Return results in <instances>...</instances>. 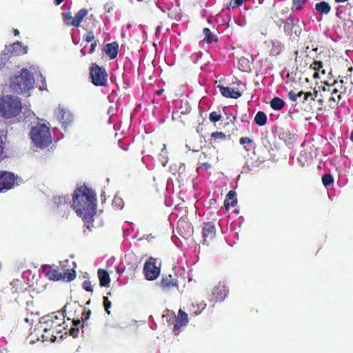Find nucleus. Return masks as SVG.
Masks as SVG:
<instances>
[{
    "label": "nucleus",
    "instance_id": "2",
    "mask_svg": "<svg viewBox=\"0 0 353 353\" xmlns=\"http://www.w3.org/2000/svg\"><path fill=\"white\" fill-rule=\"evenodd\" d=\"M30 138L37 148H48L52 141L50 124L39 123L32 127L30 131Z\"/></svg>",
    "mask_w": 353,
    "mask_h": 353
},
{
    "label": "nucleus",
    "instance_id": "48",
    "mask_svg": "<svg viewBox=\"0 0 353 353\" xmlns=\"http://www.w3.org/2000/svg\"><path fill=\"white\" fill-rule=\"evenodd\" d=\"M62 320L63 319H59L58 318V321H59V325L57 327V331H59V334H61L62 332V329L63 328L62 326Z\"/></svg>",
    "mask_w": 353,
    "mask_h": 353
},
{
    "label": "nucleus",
    "instance_id": "63",
    "mask_svg": "<svg viewBox=\"0 0 353 353\" xmlns=\"http://www.w3.org/2000/svg\"><path fill=\"white\" fill-rule=\"evenodd\" d=\"M107 295H108V296H112V292H109L107 294Z\"/></svg>",
    "mask_w": 353,
    "mask_h": 353
},
{
    "label": "nucleus",
    "instance_id": "62",
    "mask_svg": "<svg viewBox=\"0 0 353 353\" xmlns=\"http://www.w3.org/2000/svg\"><path fill=\"white\" fill-rule=\"evenodd\" d=\"M25 321H26V322H27V323H28V322H29V319L26 317V318L25 319Z\"/></svg>",
    "mask_w": 353,
    "mask_h": 353
},
{
    "label": "nucleus",
    "instance_id": "54",
    "mask_svg": "<svg viewBox=\"0 0 353 353\" xmlns=\"http://www.w3.org/2000/svg\"><path fill=\"white\" fill-rule=\"evenodd\" d=\"M59 331H57V327L53 330V335H56L57 336V338L58 337V335H59Z\"/></svg>",
    "mask_w": 353,
    "mask_h": 353
},
{
    "label": "nucleus",
    "instance_id": "21",
    "mask_svg": "<svg viewBox=\"0 0 353 353\" xmlns=\"http://www.w3.org/2000/svg\"><path fill=\"white\" fill-rule=\"evenodd\" d=\"M97 276L101 287L108 286L110 283V276L107 270L99 268L97 271Z\"/></svg>",
    "mask_w": 353,
    "mask_h": 353
},
{
    "label": "nucleus",
    "instance_id": "4",
    "mask_svg": "<svg viewBox=\"0 0 353 353\" xmlns=\"http://www.w3.org/2000/svg\"><path fill=\"white\" fill-rule=\"evenodd\" d=\"M34 83V78L32 74L27 68H23L20 75L11 79L10 87L15 92L23 94L32 88Z\"/></svg>",
    "mask_w": 353,
    "mask_h": 353
},
{
    "label": "nucleus",
    "instance_id": "60",
    "mask_svg": "<svg viewBox=\"0 0 353 353\" xmlns=\"http://www.w3.org/2000/svg\"><path fill=\"white\" fill-rule=\"evenodd\" d=\"M350 139L353 142V130L352 131L351 134H350Z\"/></svg>",
    "mask_w": 353,
    "mask_h": 353
},
{
    "label": "nucleus",
    "instance_id": "49",
    "mask_svg": "<svg viewBox=\"0 0 353 353\" xmlns=\"http://www.w3.org/2000/svg\"><path fill=\"white\" fill-rule=\"evenodd\" d=\"M202 167L204 168L205 170H209L210 168H211V164H210L208 162H204V163H202L201 164Z\"/></svg>",
    "mask_w": 353,
    "mask_h": 353
},
{
    "label": "nucleus",
    "instance_id": "13",
    "mask_svg": "<svg viewBox=\"0 0 353 353\" xmlns=\"http://www.w3.org/2000/svg\"><path fill=\"white\" fill-rule=\"evenodd\" d=\"M63 313L60 314L63 318H67L68 320L74 319L77 317H80L83 312L82 305L76 303H68L63 307Z\"/></svg>",
    "mask_w": 353,
    "mask_h": 353
},
{
    "label": "nucleus",
    "instance_id": "52",
    "mask_svg": "<svg viewBox=\"0 0 353 353\" xmlns=\"http://www.w3.org/2000/svg\"><path fill=\"white\" fill-rule=\"evenodd\" d=\"M64 0H54V3L56 6L60 5Z\"/></svg>",
    "mask_w": 353,
    "mask_h": 353
},
{
    "label": "nucleus",
    "instance_id": "61",
    "mask_svg": "<svg viewBox=\"0 0 353 353\" xmlns=\"http://www.w3.org/2000/svg\"><path fill=\"white\" fill-rule=\"evenodd\" d=\"M200 307H201V309L203 310L205 307V304H201Z\"/></svg>",
    "mask_w": 353,
    "mask_h": 353
},
{
    "label": "nucleus",
    "instance_id": "38",
    "mask_svg": "<svg viewBox=\"0 0 353 353\" xmlns=\"http://www.w3.org/2000/svg\"><path fill=\"white\" fill-rule=\"evenodd\" d=\"M239 143L241 145H244V149L246 150V151H249L250 149V148H247L246 147V144H252L254 143V141L253 139H252L250 137H241L240 139H239Z\"/></svg>",
    "mask_w": 353,
    "mask_h": 353
},
{
    "label": "nucleus",
    "instance_id": "50",
    "mask_svg": "<svg viewBox=\"0 0 353 353\" xmlns=\"http://www.w3.org/2000/svg\"><path fill=\"white\" fill-rule=\"evenodd\" d=\"M338 82L342 83L343 85H348L350 83L348 82V79L345 77V79H341L338 81Z\"/></svg>",
    "mask_w": 353,
    "mask_h": 353
},
{
    "label": "nucleus",
    "instance_id": "19",
    "mask_svg": "<svg viewBox=\"0 0 353 353\" xmlns=\"http://www.w3.org/2000/svg\"><path fill=\"white\" fill-rule=\"evenodd\" d=\"M103 50L110 59H114L118 54L119 45L117 42L108 43L104 46Z\"/></svg>",
    "mask_w": 353,
    "mask_h": 353
},
{
    "label": "nucleus",
    "instance_id": "6",
    "mask_svg": "<svg viewBox=\"0 0 353 353\" xmlns=\"http://www.w3.org/2000/svg\"><path fill=\"white\" fill-rule=\"evenodd\" d=\"M335 86L330 97L328 102L329 105L331 108H334L339 105L342 106L345 103V101L343 98L345 95H349L351 94L353 85L352 82H350L348 85H343L342 83L338 82L335 80L332 84Z\"/></svg>",
    "mask_w": 353,
    "mask_h": 353
},
{
    "label": "nucleus",
    "instance_id": "27",
    "mask_svg": "<svg viewBox=\"0 0 353 353\" xmlns=\"http://www.w3.org/2000/svg\"><path fill=\"white\" fill-rule=\"evenodd\" d=\"M283 48V44L281 41H272V48L270 50V54L274 57L278 56L281 53Z\"/></svg>",
    "mask_w": 353,
    "mask_h": 353
},
{
    "label": "nucleus",
    "instance_id": "33",
    "mask_svg": "<svg viewBox=\"0 0 353 353\" xmlns=\"http://www.w3.org/2000/svg\"><path fill=\"white\" fill-rule=\"evenodd\" d=\"M308 0H293L292 10L296 11L302 10Z\"/></svg>",
    "mask_w": 353,
    "mask_h": 353
},
{
    "label": "nucleus",
    "instance_id": "17",
    "mask_svg": "<svg viewBox=\"0 0 353 353\" xmlns=\"http://www.w3.org/2000/svg\"><path fill=\"white\" fill-rule=\"evenodd\" d=\"M221 94L226 98L238 99L241 96V93L239 91L235 90L234 88L230 87H225L223 85H218Z\"/></svg>",
    "mask_w": 353,
    "mask_h": 353
},
{
    "label": "nucleus",
    "instance_id": "56",
    "mask_svg": "<svg viewBox=\"0 0 353 353\" xmlns=\"http://www.w3.org/2000/svg\"><path fill=\"white\" fill-rule=\"evenodd\" d=\"M81 54H82V55H83V56H85V55L86 52L85 51V48H83V49H81Z\"/></svg>",
    "mask_w": 353,
    "mask_h": 353
},
{
    "label": "nucleus",
    "instance_id": "29",
    "mask_svg": "<svg viewBox=\"0 0 353 353\" xmlns=\"http://www.w3.org/2000/svg\"><path fill=\"white\" fill-rule=\"evenodd\" d=\"M270 107L274 110H280L285 105V101L280 97H275L270 102Z\"/></svg>",
    "mask_w": 353,
    "mask_h": 353
},
{
    "label": "nucleus",
    "instance_id": "39",
    "mask_svg": "<svg viewBox=\"0 0 353 353\" xmlns=\"http://www.w3.org/2000/svg\"><path fill=\"white\" fill-rule=\"evenodd\" d=\"M221 119V115L218 113L217 112H212L210 113L209 114V119L212 121V122H217L219 121H220Z\"/></svg>",
    "mask_w": 353,
    "mask_h": 353
},
{
    "label": "nucleus",
    "instance_id": "5",
    "mask_svg": "<svg viewBox=\"0 0 353 353\" xmlns=\"http://www.w3.org/2000/svg\"><path fill=\"white\" fill-rule=\"evenodd\" d=\"M41 270L49 280L55 281H73L77 276L76 271L73 268L66 269L64 270L63 272H61L59 271L58 267L54 265H43Z\"/></svg>",
    "mask_w": 353,
    "mask_h": 353
},
{
    "label": "nucleus",
    "instance_id": "53",
    "mask_svg": "<svg viewBox=\"0 0 353 353\" xmlns=\"http://www.w3.org/2000/svg\"><path fill=\"white\" fill-rule=\"evenodd\" d=\"M13 33L14 36H18L19 34V31L17 29H13Z\"/></svg>",
    "mask_w": 353,
    "mask_h": 353
},
{
    "label": "nucleus",
    "instance_id": "28",
    "mask_svg": "<svg viewBox=\"0 0 353 353\" xmlns=\"http://www.w3.org/2000/svg\"><path fill=\"white\" fill-rule=\"evenodd\" d=\"M203 34L204 35L203 41L207 43H212L218 41L217 37L213 34L208 28H203Z\"/></svg>",
    "mask_w": 353,
    "mask_h": 353
},
{
    "label": "nucleus",
    "instance_id": "44",
    "mask_svg": "<svg viewBox=\"0 0 353 353\" xmlns=\"http://www.w3.org/2000/svg\"><path fill=\"white\" fill-rule=\"evenodd\" d=\"M79 332V327H72L69 330V333L71 336H72L74 338L77 337Z\"/></svg>",
    "mask_w": 353,
    "mask_h": 353
},
{
    "label": "nucleus",
    "instance_id": "32",
    "mask_svg": "<svg viewBox=\"0 0 353 353\" xmlns=\"http://www.w3.org/2000/svg\"><path fill=\"white\" fill-rule=\"evenodd\" d=\"M323 68V63L321 61H314L312 64L310 65V68L313 69L315 71V73L313 75L314 79H319V74L318 71L320 70Z\"/></svg>",
    "mask_w": 353,
    "mask_h": 353
},
{
    "label": "nucleus",
    "instance_id": "58",
    "mask_svg": "<svg viewBox=\"0 0 353 353\" xmlns=\"http://www.w3.org/2000/svg\"><path fill=\"white\" fill-rule=\"evenodd\" d=\"M201 310H196L194 312V314L195 315H199V314H201Z\"/></svg>",
    "mask_w": 353,
    "mask_h": 353
},
{
    "label": "nucleus",
    "instance_id": "24",
    "mask_svg": "<svg viewBox=\"0 0 353 353\" xmlns=\"http://www.w3.org/2000/svg\"><path fill=\"white\" fill-rule=\"evenodd\" d=\"M236 192L233 190L229 191L224 201L225 208L228 210L230 207H234L237 203V200L234 199Z\"/></svg>",
    "mask_w": 353,
    "mask_h": 353
},
{
    "label": "nucleus",
    "instance_id": "23",
    "mask_svg": "<svg viewBox=\"0 0 353 353\" xmlns=\"http://www.w3.org/2000/svg\"><path fill=\"white\" fill-rule=\"evenodd\" d=\"M88 12L86 8H82L80 10H79L75 16L74 21L71 23V26L79 28L80 26V23L83 21V19L87 16Z\"/></svg>",
    "mask_w": 353,
    "mask_h": 353
},
{
    "label": "nucleus",
    "instance_id": "47",
    "mask_svg": "<svg viewBox=\"0 0 353 353\" xmlns=\"http://www.w3.org/2000/svg\"><path fill=\"white\" fill-rule=\"evenodd\" d=\"M96 283H92V281L90 280H85L82 283V287H92V285H94Z\"/></svg>",
    "mask_w": 353,
    "mask_h": 353
},
{
    "label": "nucleus",
    "instance_id": "31",
    "mask_svg": "<svg viewBox=\"0 0 353 353\" xmlns=\"http://www.w3.org/2000/svg\"><path fill=\"white\" fill-rule=\"evenodd\" d=\"M254 122L259 126H263L267 122L266 114L262 111H259L254 117Z\"/></svg>",
    "mask_w": 353,
    "mask_h": 353
},
{
    "label": "nucleus",
    "instance_id": "1",
    "mask_svg": "<svg viewBox=\"0 0 353 353\" xmlns=\"http://www.w3.org/2000/svg\"><path fill=\"white\" fill-rule=\"evenodd\" d=\"M72 207L77 214L83 219L86 228L91 230L97 213L95 192L85 185L77 188L72 194Z\"/></svg>",
    "mask_w": 353,
    "mask_h": 353
},
{
    "label": "nucleus",
    "instance_id": "45",
    "mask_svg": "<svg viewBox=\"0 0 353 353\" xmlns=\"http://www.w3.org/2000/svg\"><path fill=\"white\" fill-rule=\"evenodd\" d=\"M104 8H105L106 12H112L113 10L114 6L112 5V3H107L104 6Z\"/></svg>",
    "mask_w": 353,
    "mask_h": 353
},
{
    "label": "nucleus",
    "instance_id": "55",
    "mask_svg": "<svg viewBox=\"0 0 353 353\" xmlns=\"http://www.w3.org/2000/svg\"><path fill=\"white\" fill-rule=\"evenodd\" d=\"M297 94H298V97H301L302 95H304L305 92L303 91H300Z\"/></svg>",
    "mask_w": 353,
    "mask_h": 353
},
{
    "label": "nucleus",
    "instance_id": "37",
    "mask_svg": "<svg viewBox=\"0 0 353 353\" xmlns=\"http://www.w3.org/2000/svg\"><path fill=\"white\" fill-rule=\"evenodd\" d=\"M314 102H315V97H313V94L311 92H305L303 103L311 104Z\"/></svg>",
    "mask_w": 353,
    "mask_h": 353
},
{
    "label": "nucleus",
    "instance_id": "64",
    "mask_svg": "<svg viewBox=\"0 0 353 353\" xmlns=\"http://www.w3.org/2000/svg\"><path fill=\"white\" fill-rule=\"evenodd\" d=\"M319 102L320 103H323V99H319Z\"/></svg>",
    "mask_w": 353,
    "mask_h": 353
},
{
    "label": "nucleus",
    "instance_id": "30",
    "mask_svg": "<svg viewBox=\"0 0 353 353\" xmlns=\"http://www.w3.org/2000/svg\"><path fill=\"white\" fill-rule=\"evenodd\" d=\"M315 8L321 14H328L331 10L330 4L326 1L317 3L315 6Z\"/></svg>",
    "mask_w": 353,
    "mask_h": 353
},
{
    "label": "nucleus",
    "instance_id": "41",
    "mask_svg": "<svg viewBox=\"0 0 353 353\" xmlns=\"http://www.w3.org/2000/svg\"><path fill=\"white\" fill-rule=\"evenodd\" d=\"M103 306L105 310L107 312L108 314H110V311L109 309L111 307V301L108 299V296H103Z\"/></svg>",
    "mask_w": 353,
    "mask_h": 353
},
{
    "label": "nucleus",
    "instance_id": "20",
    "mask_svg": "<svg viewBox=\"0 0 353 353\" xmlns=\"http://www.w3.org/2000/svg\"><path fill=\"white\" fill-rule=\"evenodd\" d=\"M226 296L225 288H213L211 292L210 300V301H222Z\"/></svg>",
    "mask_w": 353,
    "mask_h": 353
},
{
    "label": "nucleus",
    "instance_id": "11",
    "mask_svg": "<svg viewBox=\"0 0 353 353\" xmlns=\"http://www.w3.org/2000/svg\"><path fill=\"white\" fill-rule=\"evenodd\" d=\"M18 176L13 172L0 171V192L13 188L17 183Z\"/></svg>",
    "mask_w": 353,
    "mask_h": 353
},
{
    "label": "nucleus",
    "instance_id": "8",
    "mask_svg": "<svg viewBox=\"0 0 353 353\" xmlns=\"http://www.w3.org/2000/svg\"><path fill=\"white\" fill-rule=\"evenodd\" d=\"M59 325V321H58V316L54 314L48 315L42 317L39 323L36 325L33 331L30 334V336L32 339H39V332H42L44 330L51 331L53 334V330Z\"/></svg>",
    "mask_w": 353,
    "mask_h": 353
},
{
    "label": "nucleus",
    "instance_id": "3",
    "mask_svg": "<svg viewBox=\"0 0 353 353\" xmlns=\"http://www.w3.org/2000/svg\"><path fill=\"white\" fill-rule=\"evenodd\" d=\"M23 109L21 100L18 97L3 95L0 97V116L9 119L17 117Z\"/></svg>",
    "mask_w": 353,
    "mask_h": 353
},
{
    "label": "nucleus",
    "instance_id": "43",
    "mask_svg": "<svg viewBox=\"0 0 353 353\" xmlns=\"http://www.w3.org/2000/svg\"><path fill=\"white\" fill-rule=\"evenodd\" d=\"M288 97L290 99V101L294 102L297 100L298 98V94L296 93L294 90H290L288 93Z\"/></svg>",
    "mask_w": 353,
    "mask_h": 353
},
{
    "label": "nucleus",
    "instance_id": "9",
    "mask_svg": "<svg viewBox=\"0 0 353 353\" xmlns=\"http://www.w3.org/2000/svg\"><path fill=\"white\" fill-rule=\"evenodd\" d=\"M90 75L92 83L96 86L106 87L108 84V73L103 67L92 63L90 68Z\"/></svg>",
    "mask_w": 353,
    "mask_h": 353
},
{
    "label": "nucleus",
    "instance_id": "10",
    "mask_svg": "<svg viewBox=\"0 0 353 353\" xmlns=\"http://www.w3.org/2000/svg\"><path fill=\"white\" fill-rule=\"evenodd\" d=\"M161 261L156 258L150 257L144 263L143 273L148 281L155 280L161 272Z\"/></svg>",
    "mask_w": 353,
    "mask_h": 353
},
{
    "label": "nucleus",
    "instance_id": "25",
    "mask_svg": "<svg viewBox=\"0 0 353 353\" xmlns=\"http://www.w3.org/2000/svg\"><path fill=\"white\" fill-rule=\"evenodd\" d=\"M91 310L85 309L83 310V312L81 314L80 317H77L74 319H71L72 321L73 325L76 327H79L78 326L81 324V322L84 323L90 316Z\"/></svg>",
    "mask_w": 353,
    "mask_h": 353
},
{
    "label": "nucleus",
    "instance_id": "18",
    "mask_svg": "<svg viewBox=\"0 0 353 353\" xmlns=\"http://www.w3.org/2000/svg\"><path fill=\"white\" fill-rule=\"evenodd\" d=\"M227 140L226 134L221 131H216L211 134L210 139H209L211 145L215 148L216 145L220 144L223 141Z\"/></svg>",
    "mask_w": 353,
    "mask_h": 353
},
{
    "label": "nucleus",
    "instance_id": "15",
    "mask_svg": "<svg viewBox=\"0 0 353 353\" xmlns=\"http://www.w3.org/2000/svg\"><path fill=\"white\" fill-rule=\"evenodd\" d=\"M56 116L63 125L67 126L73 121L72 114L67 109L59 107L56 110Z\"/></svg>",
    "mask_w": 353,
    "mask_h": 353
},
{
    "label": "nucleus",
    "instance_id": "40",
    "mask_svg": "<svg viewBox=\"0 0 353 353\" xmlns=\"http://www.w3.org/2000/svg\"><path fill=\"white\" fill-rule=\"evenodd\" d=\"M83 39L88 43L95 41L93 32L88 31L87 33L83 36Z\"/></svg>",
    "mask_w": 353,
    "mask_h": 353
},
{
    "label": "nucleus",
    "instance_id": "51",
    "mask_svg": "<svg viewBox=\"0 0 353 353\" xmlns=\"http://www.w3.org/2000/svg\"><path fill=\"white\" fill-rule=\"evenodd\" d=\"M164 92V89H160L155 92V94L158 96L161 95Z\"/></svg>",
    "mask_w": 353,
    "mask_h": 353
},
{
    "label": "nucleus",
    "instance_id": "35",
    "mask_svg": "<svg viewBox=\"0 0 353 353\" xmlns=\"http://www.w3.org/2000/svg\"><path fill=\"white\" fill-rule=\"evenodd\" d=\"M321 179L325 187H328L334 183V179L330 174H323Z\"/></svg>",
    "mask_w": 353,
    "mask_h": 353
},
{
    "label": "nucleus",
    "instance_id": "36",
    "mask_svg": "<svg viewBox=\"0 0 353 353\" xmlns=\"http://www.w3.org/2000/svg\"><path fill=\"white\" fill-rule=\"evenodd\" d=\"M12 52H16L18 54L26 53V51L22 50V45L21 43L19 41L14 42L12 45Z\"/></svg>",
    "mask_w": 353,
    "mask_h": 353
},
{
    "label": "nucleus",
    "instance_id": "46",
    "mask_svg": "<svg viewBox=\"0 0 353 353\" xmlns=\"http://www.w3.org/2000/svg\"><path fill=\"white\" fill-rule=\"evenodd\" d=\"M97 46V41H94L92 42L91 46H90V49L89 50L90 54H92L94 52Z\"/></svg>",
    "mask_w": 353,
    "mask_h": 353
},
{
    "label": "nucleus",
    "instance_id": "42",
    "mask_svg": "<svg viewBox=\"0 0 353 353\" xmlns=\"http://www.w3.org/2000/svg\"><path fill=\"white\" fill-rule=\"evenodd\" d=\"M69 200H70L69 197L66 198V196H57V197L54 198V202L57 204L62 203H68Z\"/></svg>",
    "mask_w": 353,
    "mask_h": 353
},
{
    "label": "nucleus",
    "instance_id": "14",
    "mask_svg": "<svg viewBox=\"0 0 353 353\" xmlns=\"http://www.w3.org/2000/svg\"><path fill=\"white\" fill-rule=\"evenodd\" d=\"M203 243L207 245L215 237L216 228L212 222H205L203 224Z\"/></svg>",
    "mask_w": 353,
    "mask_h": 353
},
{
    "label": "nucleus",
    "instance_id": "57",
    "mask_svg": "<svg viewBox=\"0 0 353 353\" xmlns=\"http://www.w3.org/2000/svg\"><path fill=\"white\" fill-rule=\"evenodd\" d=\"M336 3H343L347 1L348 0H334Z\"/></svg>",
    "mask_w": 353,
    "mask_h": 353
},
{
    "label": "nucleus",
    "instance_id": "7",
    "mask_svg": "<svg viewBox=\"0 0 353 353\" xmlns=\"http://www.w3.org/2000/svg\"><path fill=\"white\" fill-rule=\"evenodd\" d=\"M281 23L279 27L283 24V31L285 34L289 37L290 40L298 41L302 32V24L299 19H295L292 15H289L286 21L280 19Z\"/></svg>",
    "mask_w": 353,
    "mask_h": 353
},
{
    "label": "nucleus",
    "instance_id": "22",
    "mask_svg": "<svg viewBox=\"0 0 353 353\" xmlns=\"http://www.w3.org/2000/svg\"><path fill=\"white\" fill-rule=\"evenodd\" d=\"M176 323L174 325V330H179L188 323V314L186 312L180 309L178 312V316L175 320Z\"/></svg>",
    "mask_w": 353,
    "mask_h": 353
},
{
    "label": "nucleus",
    "instance_id": "12",
    "mask_svg": "<svg viewBox=\"0 0 353 353\" xmlns=\"http://www.w3.org/2000/svg\"><path fill=\"white\" fill-rule=\"evenodd\" d=\"M92 294V288H76L70 290V299L77 304L83 303L86 299V305L90 303V295Z\"/></svg>",
    "mask_w": 353,
    "mask_h": 353
},
{
    "label": "nucleus",
    "instance_id": "16",
    "mask_svg": "<svg viewBox=\"0 0 353 353\" xmlns=\"http://www.w3.org/2000/svg\"><path fill=\"white\" fill-rule=\"evenodd\" d=\"M177 279V275L174 271L172 274H163L161 287H176L179 285Z\"/></svg>",
    "mask_w": 353,
    "mask_h": 353
},
{
    "label": "nucleus",
    "instance_id": "34",
    "mask_svg": "<svg viewBox=\"0 0 353 353\" xmlns=\"http://www.w3.org/2000/svg\"><path fill=\"white\" fill-rule=\"evenodd\" d=\"M61 16L64 23L68 26H71V23L74 21V18L70 12H62Z\"/></svg>",
    "mask_w": 353,
    "mask_h": 353
},
{
    "label": "nucleus",
    "instance_id": "26",
    "mask_svg": "<svg viewBox=\"0 0 353 353\" xmlns=\"http://www.w3.org/2000/svg\"><path fill=\"white\" fill-rule=\"evenodd\" d=\"M57 339V336L53 335L51 331L44 330L42 332H39V339L37 341H41L42 342H54Z\"/></svg>",
    "mask_w": 353,
    "mask_h": 353
},
{
    "label": "nucleus",
    "instance_id": "59",
    "mask_svg": "<svg viewBox=\"0 0 353 353\" xmlns=\"http://www.w3.org/2000/svg\"><path fill=\"white\" fill-rule=\"evenodd\" d=\"M119 146H120L121 148H123V150H128V148H123V147L121 145V141H119Z\"/></svg>",
    "mask_w": 353,
    "mask_h": 353
}]
</instances>
